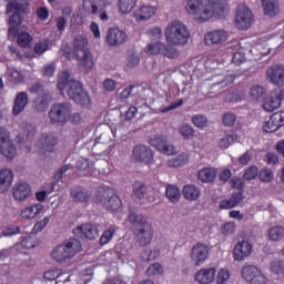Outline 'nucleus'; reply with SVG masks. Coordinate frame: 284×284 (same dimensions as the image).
<instances>
[{"instance_id":"nucleus-47","label":"nucleus","mask_w":284,"mask_h":284,"mask_svg":"<svg viewBox=\"0 0 284 284\" xmlns=\"http://www.w3.org/2000/svg\"><path fill=\"white\" fill-rule=\"evenodd\" d=\"M231 278V271L226 267H222L217 271L216 274V284H229Z\"/></svg>"},{"instance_id":"nucleus-3","label":"nucleus","mask_w":284,"mask_h":284,"mask_svg":"<svg viewBox=\"0 0 284 284\" xmlns=\"http://www.w3.org/2000/svg\"><path fill=\"white\" fill-rule=\"evenodd\" d=\"M129 222L135 226L134 239L141 247H146L152 244L154 237V229L148 217L138 211H130Z\"/></svg>"},{"instance_id":"nucleus-6","label":"nucleus","mask_w":284,"mask_h":284,"mask_svg":"<svg viewBox=\"0 0 284 284\" xmlns=\"http://www.w3.org/2000/svg\"><path fill=\"white\" fill-rule=\"evenodd\" d=\"M88 40L85 37L79 34L74 37L73 52L75 53L79 67L89 72L93 69L92 54L87 48Z\"/></svg>"},{"instance_id":"nucleus-58","label":"nucleus","mask_w":284,"mask_h":284,"mask_svg":"<svg viewBox=\"0 0 284 284\" xmlns=\"http://www.w3.org/2000/svg\"><path fill=\"white\" fill-rule=\"evenodd\" d=\"M49 50V42L48 40H42L36 43L34 45V53L43 54Z\"/></svg>"},{"instance_id":"nucleus-55","label":"nucleus","mask_w":284,"mask_h":284,"mask_svg":"<svg viewBox=\"0 0 284 284\" xmlns=\"http://www.w3.org/2000/svg\"><path fill=\"white\" fill-rule=\"evenodd\" d=\"M236 224L234 222H226L222 225L221 232L224 236H230L235 233Z\"/></svg>"},{"instance_id":"nucleus-60","label":"nucleus","mask_w":284,"mask_h":284,"mask_svg":"<svg viewBox=\"0 0 284 284\" xmlns=\"http://www.w3.org/2000/svg\"><path fill=\"white\" fill-rule=\"evenodd\" d=\"M10 141H11L10 132L6 128L0 126V148L9 143Z\"/></svg>"},{"instance_id":"nucleus-63","label":"nucleus","mask_w":284,"mask_h":284,"mask_svg":"<svg viewBox=\"0 0 284 284\" xmlns=\"http://www.w3.org/2000/svg\"><path fill=\"white\" fill-rule=\"evenodd\" d=\"M23 23V18L20 13L16 12L9 18L10 27H20Z\"/></svg>"},{"instance_id":"nucleus-22","label":"nucleus","mask_w":284,"mask_h":284,"mask_svg":"<svg viewBox=\"0 0 284 284\" xmlns=\"http://www.w3.org/2000/svg\"><path fill=\"white\" fill-rule=\"evenodd\" d=\"M230 36L229 32L225 30H214L211 32H207L204 36V42L206 45H220L223 44L229 40Z\"/></svg>"},{"instance_id":"nucleus-35","label":"nucleus","mask_w":284,"mask_h":284,"mask_svg":"<svg viewBox=\"0 0 284 284\" xmlns=\"http://www.w3.org/2000/svg\"><path fill=\"white\" fill-rule=\"evenodd\" d=\"M217 176V170L214 168H205L197 172V179L204 183L213 182Z\"/></svg>"},{"instance_id":"nucleus-40","label":"nucleus","mask_w":284,"mask_h":284,"mask_svg":"<svg viewBox=\"0 0 284 284\" xmlns=\"http://www.w3.org/2000/svg\"><path fill=\"white\" fill-rule=\"evenodd\" d=\"M282 120L281 115H273L265 124L263 125V131L266 133L276 132L281 125L277 124L278 121Z\"/></svg>"},{"instance_id":"nucleus-11","label":"nucleus","mask_w":284,"mask_h":284,"mask_svg":"<svg viewBox=\"0 0 284 284\" xmlns=\"http://www.w3.org/2000/svg\"><path fill=\"white\" fill-rule=\"evenodd\" d=\"M241 275L248 284H267V275L256 265H244L241 268Z\"/></svg>"},{"instance_id":"nucleus-16","label":"nucleus","mask_w":284,"mask_h":284,"mask_svg":"<svg viewBox=\"0 0 284 284\" xmlns=\"http://www.w3.org/2000/svg\"><path fill=\"white\" fill-rule=\"evenodd\" d=\"M266 78L276 87H284V65L273 64L266 70Z\"/></svg>"},{"instance_id":"nucleus-20","label":"nucleus","mask_w":284,"mask_h":284,"mask_svg":"<svg viewBox=\"0 0 284 284\" xmlns=\"http://www.w3.org/2000/svg\"><path fill=\"white\" fill-rule=\"evenodd\" d=\"M283 98H284L283 91H281L280 89H276L275 91H271L268 98H266L263 104V109L266 112L276 111L281 106Z\"/></svg>"},{"instance_id":"nucleus-28","label":"nucleus","mask_w":284,"mask_h":284,"mask_svg":"<svg viewBox=\"0 0 284 284\" xmlns=\"http://www.w3.org/2000/svg\"><path fill=\"white\" fill-rule=\"evenodd\" d=\"M244 201V193L242 191L235 192L227 200H222L219 203L220 210H233V207H237L240 203Z\"/></svg>"},{"instance_id":"nucleus-49","label":"nucleus","mask_w":284,"mask_h":284,"mask_svg":"<svg viewBox=\"0 0 284 284\" xmlns=\"http://www.w3.org/2000/svg\"><path fill=\"white\" fill-rule=\"evenodd\" d=\"M33 37L29 32H20L18 34L17 42L21 48H28L31 45Z\"/></svg>"},{"instance_id":"nucleus-38","label":"nucleus","mask_w":284,"mask_h":284,"mask_svg":"<svg viewBox=\"0 0 284 284\" xmlns=\"http://www.w3.org/2000/svg\"><path fill=\"white\" fill-rule=\"evenodd\" d=\"M190 154L181 153L176 158L166 161V166L169 168H181L189 163Z\"/></svg>"},{"instance_id":"nucleus-41","label":"nucleus","mask_w":284,"mask_h":284,"mask_svg":"<svg viewBox=\"0 0 284 284\" xmlns=\"http://www.w3.org/2000/svg\"><path fill=\"white\" fill-rule=\"evenodd\" d=\"M268 239L272 242H281L284 239V227L281 225L271 227L268 230Z\"/></svg>"},{"instance_id":"nucleus-48","label":"nucleus","mask_w":284,"mask_h":284,"mask_svg":"<svg viewBox=\"0 0 284 284\" xmlns=\"http://www.w3.org/2000/svg\"><path fill=\"white\" fill-rule=\"evenodd\" d=\"M51 216H45L41 221L37 222L32 227V234L38 235L42 233L50 224Z\"/></svg>"},{"instance_id":"nucleus-2","label":"nucleus","mask_w":284,"mask_h":284,"mask_svg":"<svg viewBox=\"0 0 284 284\" xmlns=\"http://www.w3.org/2000/svg\"><path fill=\"white\" fill-rule=\"evenodd\" d=\"M58 90L60 94H64V90L68 97L74 101L78 105L88 109L91 105V100L79 81L72 77L70 71H61L58 75Z\"/></svg>"},{"instance_id":"nucleus-43","label":"nucleus","mask_w":284,"mask_h":284,"mask_svg":"<svg viewBox=\"0 0 284 284\" xmlns=\"http://www.w3.org/2000/svg\"><path fill=\"white\" fill-rule=\"evenodd\" d=\"M166 199H169L171 203H176V201H180L181 199L180 189L172 184L166 185Z\"/></svg>"},{"instance_id":"nucleus-29","label":"nucleus","mask_w":284,"mask_h":284,"mask_svg":"<svg viewBox=\"0 0 284 284\" xmlns=\"http://www.w3.org/2000/svg\"><path fill=\"white\" fill-rule=\"evenodd\" d=\"M156 14V8L153 6H142L134 12L136 22H146Z\"/></svg>"},{"instance_id":"nucleus-62","label":"nucleus","mask_w":284,"mask_h":284,"mask_svg":"<svg viewBox=\"0 0 284 284\" xmlns=\"http://www.w3.org/2000/svg\"><path fill=\"white\" fill-rule=\"evenodd\" d=\"M258 175V168L251 166L248 170H246L243 174V178L247 181L254 180Z\"/></svg>"},{"instance_id":"nucleus-50","label":"nucleus","mask_w":284,"mask_h":284,"mask_svg":"<svg viewBox=\"0 0 284 284\" xmlns=\"http://www.w3.org/2000/svg\"><path fill=\"white\" fill-rule=\"evenodd\" d=\"M136 1L138 0H120V4H119L120 12L122 14L130 13L133 10Z\"/></svg>"},{"instance_id":"nucleus-56","label":"nucleus","mask_w":284,"mask_h":284,"mask_svg":"<svg viewBox=\"0 0 284 284\" xmlns=\"http://www.w3.org/2000/svg\"><path fill=\"white\" fill-rule=\"evenodd\" d=\"M223 124L227 128H232L235 125L237 118L234 113L229 112L223 115Z\"/></svg>"},{"instance_id":"nucleus-26","label":"nucleus","mask_w":284,"mask_h":284,"mask_svg":"<svg viewBox=\"0 0 284 284\" xmlns=\"http://www.w3.org/2000/svg\"><path fill=\"white\" fill-rule=\"evenodd\" d=\"M45 210V206L42 203H37L30 206H27L21 210L20 217L26 221H32L41 215Z\"/></svg>"},{"instance_id":"nucleus-39","label":"nucleus","mask_w":284,"mask_h":284,"mask_svg":"<svg viewBox=\"0 0 284 284\" xmlns=\"http://www.w3.org/2000/svg\"><path fill=\"white\" fill-rule=\"evenodd\" d=\"M0 153L6 156L8 160H12L18 155L17 148L13 142L10 140L7 144H3L0 148Z\"/></svg>"},{"instance_id":"nucleus-21","label":"nucleus","mask_w":284,"mask_h":284,"mask_svg":"<svg viewBox=\"0 0 284 284\" xmlns=\"http://www.w3.org/2000/svg\"><path fill=\"white\" fill-rule=\"evenodd\" d=\"M30 98L27 91H20L19 93H17L13 100L12 115H20L28 108Z\"/></svg>"},{"instance_id":"nucleus-64","label":"nucleus","mask_w":284,"mask_h":284,"mask_svg":"<svg viewBox=\"0 0 284 284\" xmlns=\"http://www.w3.org/2000/svg\"><path fill=\"white\" fill-rule=\"evenodd\" d=\"M103 89L106 92H113L116 89V82L115 80L108 78L103 81Z\"/></svg>"},{"instance_id":"nucleus-27","label":"nucleus","mask_w":284,"mask_h":284,"mask_svg":"<svg viewBox=\"0 0 284 284\" xmlns=\"http://www.w3.org/2000/svg\"><path fill=\"white\" fill-rule=\"evenodd\" d=\"M14 172L10 168H3L0 170V192H9L13 184Z\"/></svg>"},{"instance_id":"nucleus-5","label":"nucleus","mask_w":284,"mask_h":284,"mask_svg":"<svg viewBox=\"0 0 284 284\" xmlns=\"http://www.w3.org/2000/svg\"><path fill=\"white\" fill-rule=\"evenodd\" d=\"M164 37L169 44L185 45L187 44L191 34L185 24L180 21H173L166 26Z\"/></svg>"},{"instance_id":"nucleus-30","label":"nucleus","mask_w":284,"mask_h":284,"mask_svg":"<svg viewBox=\"0 0 284 284\" xmlns=\"http://www.w3.org/2000/svg\"><path fill=\"white\" fill-rule=\"evenodd\" d=\"M51 102V95L49 93H40L36 100H33V110L38 113H44L48 111Z\"/></svg>"},{"instance_id":"nucleus-15","label":"nucleus","mask_w":284,"mask_h":284,"mask_svg":"<svg viewBox=\"0 0 284 284\" xmlns=\"http://www.w3.org/2000/svg\"><path fill=\"white\" fill-rule=\"evenodd\" d=\"M58 143L59 139L53 133H44L39 138L37 149L42 153H52Z\"/></svg>"},{"instance_id":"nucleus-13","label":"nucleus","mask_w":284,"mask_h":284,"mask_svg":"<svg viewBox=\"0 0 284 284\" xmlns=\"http://www.w3.org/2000/svg\"><path fill=\"white\" fill-rule=\"evenodd\" d=\"M211 247L205 243H196L191 248V261L195 266H202L210 258Z\"/></svg>"},{"instance_id":"nucleus-25","label":"nucleus","mask_w":284,"mask_h":284,"mask_svg":"<svg viewBox=\"0 0 284 284\" xmlns=\"http://www.w3.org/2000/svg\"><path fill=\"white\" fill-rule=\"evenodd\" d=\"M152 146L155 150L166 154V155H174L176 154V149L174 145L169 144L168 139L165 136H158L151 140Z\"/></svg>"},{"instance_id":"nucleus-59","label":"nucleus","mask_w":284,"mask_h":284,"mask_svg":"<svg viewBox=\"0 0 284 284\" xmlns=\"http://www.w3.org/2000/svg\"><path fill=\"white\" fill-rule=\"evenodd\" d=\"M61 276H63V272L61 270H51L44 273V278L48 281H55L61 278Z\"/></svg>"},{"instance_id":"nucleus-8","label":"nucleus","mask_w":284,"mask_h":284,"mask_svg":"<svg viewBox=\"0 0 284 284\" xmlns=\"http://www.w3.org/2000/svg\"><path fill=\"white\" fill-rule=\"evenodd\" d=\"M95 203H101L109 212H120L122 207L121 199L110 189H100L95 195Z\"/></svg>"},{"instance_id":"nucleus-57","label":"nucleus","mask_w":284,"mask_h":284,"mask_svg":"<svg viewBox=\"0 0 284 284\" xmlns=\"http://www.w3.org/2000/svg\"><path fill=\"white\" fill-rule=\"evenodd\" d=\"M258 178L262 182H271L272 180H274V172H272V170L270 169H264L260 171Z\"/></svg>"},{"instance_id":"nucleus-44","label":"nucleus","mask_w":284,"mask_h":284,"mask_svg":"<svg viewBox=\"0 0 284 284\" xmlns=\"http://www.w3.org/2000/svg\"><path fill=\"white\" fill-rule=\"evenodd\" d=\"M40 244L37 235L31 234L22 239L20 246L26 250L36 248Z\"/></svg>"},{"instance_id":"nucleus-46","label":"nucleus","mask_w":284,"mask_h":284,"mask_svg":"<svg viewBox=\"0 0 284 284\" xmlns=\"http://www.w3.org/2000/svg\"><path fill=\"white\" fill-rule=\"evenodd\" d=\"M140 60H141V58L138 52L129 51V53L126 55V60H125V65L128 69H134L139 65Z\"/></svg>"},{"instance_id":"nucleus-52","label":"nucleus","mask_w":284,"mask_h":284,"mask_svg":"<svg viewBox=\"0 0 284 284\" xmlns=\"http://www.w3.org/2000/svg\"><path fill=\"white\" fill-rule=\"evenodd\" d=\"M116 229L114 226H111L110 229L105 230L103 234L100 237L101 245H106L111 242L115 234Z\"/></svg>"},{"instance_id":"nucleus-24","label":"nucleus","mask_w":284,"mask_h":284,"mask_svg":"<svg viewBox=\"0 0 284 284\" xmlns=\"http://www.w3.org/2000/svg\"><path fill=\"white\" fill-rule=\"evenodd\" d=\"M215 276H216V268L215 267L200 268L194 274V281L197 284H212L215 281Z\"/></svg>"},{"instance_id":"nucleus-17","label":"nucleus","mask_w":284,"mask_h":284,"mask_svg":"<svg viewBox=\"0 0 284 284\" xmlns=\"http://www.w3.org/2000/svg\"><path fill=\"white\" fill-rule=\"evenodd\" d=\"M128 40L125 31L119 28H110L106 32V42L109 47H120Z\"/></svg>"},{"instance_id":"nucleus-23","label":"nucleus","mask_w":284,"mask_h":284,"mask_svg":"<svg viewBox=\"0 0 284 284\" xmlns=\"http://www.w3.org/2000/svg\"><path fill=\"white\" fill-rule=\"evenodd\" d=\"M153 151L145 145H136L133 149L132 159L136 162H144L146 164H151L153 162Z\"/></svg>"},{"instance_id":"nucleus-32","label":"nucleus","mask_w":284,"mask_h":284,"mask_svg":"<svg viewBox=\"0 0 284 284\" xmlns=\"http://www.w3.org/2000/svg\"><path fill=\"white\" fill-rule=\"evenodd\" d=\"M251 101L255 103H261L267 98V89L261 84H253L250 88V93H248Z\"/></svg>"},{"instance_id":"nucleus-12","label":"nucleus","mask_w":284,"mask_h":284,"mask_svg":"<svg viewBox=\"0 0 284 284\" xmlns=\"http://www.w3.org/2000/svg\"><path fill=\"white\" fill-rule=\"evenodd\" d=\"M254 253V244L250 239L237 241L233 248V260L235 262H244Z\"/></svg>"},{"instance_id":"nucleus-53","label":"nucleus","mask_w":284,"mask_h":284,"mask_svg":"<svg viewBox=\"0 0 284 284\" xmlns=\"http://www.w3.org/2000/svg\"><path fill=\"white\" fill-rule=\"evenodd\" d=\"M163 274V266L160 263H153L146 270V275L149 277Z\"/></svg>"},{"instance_id":"nucleus-1","label":"nucleus","mask_w":284,"mask_h":284,"mask_svg":"<svg viewBox=\"0 0 284 284\" xmlns=\"http://www.w3.org/2000/svg\"><path fill=\"white\" fill-rule=\"evenodd\" d=\"M226 10L227 0H187L185 4V12L199 23L222 17Z\"/></svg>"},{"instance_id":"nucleus-51","label":"nucleus","mask_w":284,"mask_h":284,"mask_svg":"<svg viewBox=\"0 0 284 284\" xmlns=\"http://www.w3.org/2000/svg\"><path fill=\"white\" fill-rule=\"evenodd\" d=\"M237 140H239V136L236 134L226 135L220 140L219 146L222 149H227L234 143H236Z\"/></svg>"},{"instance_id":"nucleus-31","label":"nucleus","mask_w":284,"mask_h":284,"mask_svg":"<svg viewBox=\"0 0 284 284\" xmlns=\"http://www.w3.org/2000/svg\"><path fill=\"white\" fill-rule=\"evenodd\" d=\"M105 6L106 0H83V10L91 14H98Z\"/></svg>"},{"instance_id":"nucleus-4","label":"nucleus","mask_w":284,"mask_h":284,"mask_svg":"<svg viewBox=\"0 0 284 284\" xmlns=\"http://www.w3.org/2000/svg\"><path fill=\"white\" fill-rule=\"evenodd\" d=\"M82 251L81 242L78 239H68L53 247L51 258L55 263L67 264Z\"/></svg>"},{"instance_id":"nucleus-19","label":"nucleus","mask_w":284,"mask_h":284,"mask_svg":"<svg viewBox=\"0 0 284 284\" xmlns=\"http://www.w3.org/2000/svg\"><path fill=\"white\" fill-rule=\"evenodd\" d=\"M73 234L79 239L93 241L98 239L99 231L97 226L92 224H82L73 230Z\"/></svg>"},{"instance_id":"nucleus-42","label":"nucleus","mask_w":284,"mask_h":284,"mask_svg":"<svg viewBox=\"0 0 284 284\" xmlns=\"http://www.w3.org/2000/svg\"><path fill=\"white\" fill-rule=\"evenodd\" d=\"M271 273L277 276L280 280H284V261L277 260L271 262Z\"/></svg>"},{"instance_id":"nucleus-61","label":"nucleus","mask_w":284,"mask_h":284,"mask_svg":"<svg viewBox=\"0 0 284 284\" xmlns=\"http://www.w3.org/2000/svg\"><path fill=\"white\" fill-rule=\"evenodd\" d=\"M36 14L40 21H47L50 17V11L47 7H39Z\"/></svg>"},{"instance_id":"nucleus-9","label":"nucleus","mask_w":284,"mask_h":284,"mask_svg":"<svg viewBox=\"0 0 284 284\" xmlns=\"http://www.w3.org/2000/svg\"><path fill=\"white\" fill-rule=\"evenodd\" d=\"M234 22L239 30L251 29L255 22L252 10L246 4L240 3L236 9Z\"/></svg>"},{"instance_id":"nucleus-7","label":"nucleus","mask_w":284,"mask_h":284,"mask_svg":"<svg viewBox=\"0 0 284 284\" xmlns=\"http://www.w3.org/2000/svg\"><path fill=\"white\" fill-rule=\"evenodd\" d=\"M48 118L52 125H65L72 118V104L68 102H58V104H52L48 113Z\"/></svg>"},{"instance_id":"nucleus-37","label":"nucleus","mask_w":284,"mask_h":284,"mask_svg":"<svg viewBox=\"0 0 284 284\" xmlns=\"http://www.w3.org/2000/svg\"><path fill=\"white\" fill-rule=\"evenodd\" d=\"M6 77H7L8 82H10L12 84H20L24 81L23 73L14 68L8 69Z\"/></svg>"},{"instance_id":"nucleus-54","label":"nucleus","mask_w":284,"mask_h":284,"mask_svg":"<svg viewBox=\"0 0 284 284\" xmlns=\"http://www.w3.org/2000/svg\"><path fill=\"white\" fill-rule=\"evenodd\" d=\"M192 123L197 129H204L207 126L209 121H207L206 116H204L202 114H197L192 118Z\"/></svg>"},{"instance_id":"nucleus-45","label":"nucleus","mask_w":284,"mask_h":284,"mask_svg":"<svg viewBox=\"0 0 284 284\" xmlns=\"http://www.w3.org/2000/svg\"><path fill=\"white\" fill-rule=\"evenodd\" d=\"M178 132L184 140H192L195 136V130L186 123L180 125Z\"/></svg>"},{"instance_id":"nucleus-33","label":"nucleus","mask_w":284,"mask_h":284,"mask_svg":"<svg viewBox=\"0 0 284 284\" xmlns=\"http://www.w3.org/2000/svg\"><path fill=\"white\" fill-rule=\"evenodd\" d=\"M71 199L75 203H88L91 199L89 191L82 186H74L71 189Z\"/></svg>"},{"instance_id":"nucleus-14","label":"nucleus","mask_w":284,"mask_h":284,"mask_svg":"<svg viewBox=\"0 0 284 284\" xmlns=\"http://www.w3.org/2000/svg\"><path fill=\"white\" fill-rule=\"evenodd\" d=\"M133 194L144 201V203H154L156 201L158 192L151 186H146L140 182H136L133 186Z\"/></svg>"},{"instance_id":"nucleus-10","label":"nucleus","mask_w":284,"mask_h":284,"mask_svg":"<svg viewBox=\"0 0 284 284\" xmlns=\"http://www.w3.org/2000/svg\"><path fill=\"white\" fill-rule=\"evenodd\" d=\"M145 52L150 55L162 54L165 58H169L172 60L178 59L180 57V51L176 48H174L171 44L161 42V41H155V42L150 43L146 47Z\"/></svg>"},{"instance_id":"nucleus-36","label":"nucleus","mask_w":284,"mask_h":284,"mask_svg":"<svg viewBox=\"0 0 284 284\" xmlns=\"http://www.w3.org/2000/svg\"><path fill=\"white\" fill-rule=\"evenodd\" d=\"M183 196L186 201H197L201 196V190L195 185H185L182 190Z\"/></svg>"},{"instance_id":"nucleus-34","label":"nucleus","mask_w":284,"mask_h":284,"mask_svg":"<svg viewBox=\"0 0 284 284\" xmlns=\"http://www.w3.org/2000/svg\"><path fill=\"white\" fill-rule=\"evenodd\" d=\"M261 3L266 17L274 18L280 13L277 0H261Z\"/></svg>"},{"instance_id":"nucleus-18","label":"nucleus","mask_w":284,"mask_h":284,"mask_svg":"<svg viewBox=\"0 0 284 284\" xmlns=\"http://www.w3.org/2000/svg\"><path fill=\"white\" fill-rule=\"evenodd\" d=\"M12 196L14 201L19 203H23L32 196V189L29 183L27 182H18L12 187Z\"/></svg>"}]
</instances>
